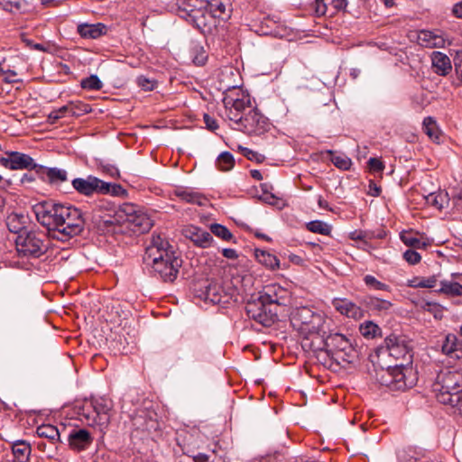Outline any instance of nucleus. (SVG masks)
Wrapping results in <instances>:
<instances>
[{
	"label": "nucleus",
	"mask_w": 462,
	"mask_h": 462,
	"mask_svg": "<svg viewBox=\"0 0 462 462\" xmlns=\"http://www.w3.org/2000/svg\"><path fill=\"white\" fill-rule=\"evenodd\" d=\"M226 117L234 130L249 136H262L268 133L273 125L254 104L247 92L232 87L223 98Z\"/></svg>",
	"instance_id": "nucleus-1"
},
{
	"label": "nucleus",
	"mask_w": 462,
	"mask_h": 462,
	"mask_svg": "<svg viewBox=\"0 0 462 462\" xmlns=\"http://www.w3.org/2000/svg\"><path fill=\"white\" fill-rule=\"evenodd\" d=\"M291 321L304 340L319 341L327 334V318L319 310L309 307L297 308L291 314Z\"/></svg>",
	"instance_id": "nucleus-2"
},
{
	"label": "nucleus",
	"mask_w": 462,
	"mask_h": 462,
	"mask_svg": "<svg viewBox=\"0 0 462 462\" xmlns=\"http://www.w3.org/2000/svg\"><path fill=\"white\" fill-rule=\"evenodd\" d=\"M310 347L313 350H325L326 353L335 360L337 364L353 363L357 355L351 342L342 334L334 333L327 334L322 337L316 346L314 342H310Z\"/></svg>",
	"instance_id": "nucleus-3"
},
{
	"label": "nucleus",
	"mask_w": 462,
	"mask_h": 462,
	"mask_svg": "<svg viewBox=\"0 0 462 462\" xmlns=\"http://www.w3.org/2000/svg\"><path fill=\"white\" fill-rule=\"evenodd\" d=\"M432 390L438 401L448 404L462 392V371L446 368L436 376Z\"/></svg>",
	"instance_id": "nucleus-4"
},
{
	"label": "nucleus",
	"mask_w": 462,
	"mask_h": 462,
	"mask_svg": "<svg viewBox=\"0 0 462 462\" xmlns=\"http://www.w3.org/2000/svg\"><path fill=\"white\" fill-rule=\"evenodd\" d=\"M16 249L21 256L38 258L48 249L47 237L41 230L23 231L15 239Z\"/></svg>",
	"instance_id": "nucleus-5"
},
{
	"label": "nucleus",
	"mask_w": 462,
	"mask_h": 462,
	"mask_svg": "<svg viewBox=\"0 0 462 462\" xmlns=\"http://www.w3.org/2000/svg\"><path fill=\"white\" fill-rule=\"evenodd\" d=\"M62 215L59 233H54L52 238L67 241L80 235L85 226V218L81 210L74 206L64 204Z\"/></svg>",
	"instance_id": "nucleus-6"
},
{
	"label": "nucleus",
	"mask_w": 462,
	"mask_h": 462,
	"mask_svg": "<svg viewBox=\"0 0 462 462\" xmlns=\"http://www.w3.org/2000/svg\"><path fill=\"white\" fill-rule=\"evenodd\" d=\"M63 206L64 204L52 201H42L32 208L37 221L46 227L51 237L54 233H59Z\"/></svg>",
	"instance_id": "nucleus-7"
},
{
	"label": "nucleus",
	"mask_w": 462,
	"mask_h": 462,
	"mask_svg": "<svg viewBox=\"0 0 462 462\" xmlns=\"http://www.w3.org/2000/svg\"><path fill=\"white\" fill-rule=\"evenodd\" d=\"M189 7H183L190 22L202 32H209L217 26V18L205 7V0H191Z\"/></svg>",
	"instance_id": "nucleus-8"
},
{
	"label": "nucleus",
	"mask_w": 462,
	"mask_h": 462,
	"mask_svg": "<svg viewBox=\"0 0 462 462\" xmlns=\"http://www.w3.org/2000/svg\"><path fill=\"white\" fill-rule=\"evenodd\" d=\"M249 319H254L263 327H271L278 319L277 310L273 308L258 296L257 299L249 300L245 306Z\"/></svg>",
	"instance_id": "nucleus-9"
},
{
	"label": "nucleus",
	"mask_w": 462,
	"mask_h": 462,
	"mask_svg": "<svg viewBox=\"0 0 462 462\" xmlns=\"http://www.w3.org/2000/svg\"><path fill=\"white\" fill-rule=\"evenodd\" d=\"M71 184L77 192L84 196H91L95 193L116 194V189H121L119 185H111L92 175L87 178H76Z\"/></svg>",
	"instance_id": "nucleus-10"
},
{
	"label": "nucleus",
	"mask_w": 462,
	"mask_h": 462,
	"mask_svg": "<svg viewBox=\"0 0 462 462\" xmlns=\"http://www.w3.org/2000/svg\"><path fill=\"white\" fill-rule=\"evenodd\" d=\"M385 351L398 363L399 366H406L411 364L412 349L406 338L395 335H390L384 340Z\"/></svg>",
	"instance_id": "nucleus-11"
},
{
	"label": "nucleus",
	"mask_w": 462,
	"mask_h": 462,
	"mask_svg": "<svg viewBox=\"0 0 462 462\" xmlns=\"http://www.w3.org/2000/svg\"><path fill=\"white\" fill-rule=\"evenodd\" d=\"M120 212L125 217V221L134 232H148L153 225L150 216L136 205L125 204Z\"/></svg>",
	"instance_id": "nucleus-12"
},
{
	"label": "nucleus",
	"mask_w": 462,
	"mask_h": 462,
	"mask_svg": "<svg viewBox=\"0 0 462 462\" xmlns=\"http://www.w3.org/2000/svg\"><path fill=\"white\" fill-rule=\"evenodd\" d=\"M134 430L152 434L160 429L158 414L149 407L137 409L131 418Z\"/></svg>",
	"instance_id": "nucleus-13"
},
{
	"label": "nucleus",
	"mask_w": 462,
	"mask_h": 462,
	"mask_svg": "<svg viewBox=\"0 0 462 462\" xmlns=\"http://www.w3.org/2000/svg\"><path fill=\"white\" fill-rule=\"evenodd\" d=\"M399 366L395 365L394 367L387 370L388 379L384 383L392 390L404 391L414 385V378L411 367Z\"/></svg>",
	"instance_id": "nucleus-14"
},
{
	"label": "nucleus",
	"mask_w": 462,
	"mask_h": 462,
	"mask_svg": "<svg viewBox=\"0 0 462 462\" xmlns=\"http://www.w3.org/2000/svg\"><path fill=\"white\" fill-rule=\"evenodd\" d=\"M89 407L93 409L95 414L83 413L88 424L99 426L101 430L106 429L110 422V403L105 399L94 400L90 402Z\"/></svg>",
	"instance_id": "nucleus-15"
},
{
	"label": "nucleus",
	"mask_w": 462,
	"mask_h": 462,
	"mask_svg": "<svg viewBox=\"0 0 462 462\" xmlns=\"http://www.w3.org/2000/svg\"><path fill=\"white\" fill-rule=\"evenodd\" d=\"M169 243L161 236H152L150 244L147 245L143 261L146 264L156 265L171 254L168 252Z\"/></svg>",
	"instance_id": "nucleus-16"
},
{
	"label": "nucleus",
	"mask_w": 462,
	"mask_h": 462,
	"mask_svg": "<svg viewBox=\"0 0 462 462\" xmlns=\"http://www.w3.org/2000/svg\"><path fill=\"white\" fill-rule=\"evenodd\" d=\"M263 302L277 310L279 306H286L290 302V291L278 284H269L260 292Z\"/></svg>",
	"instance_id": "nucleus-17"
},
{
	"label": "nucleus",
	"mask_w": 462,
	"mask_h": 462,
	"mask_svg": "<svg viewBox=\"0 0 462 462\" xmlns=\"http://www.w3.org/2000/svg\"><path fill=\"white\" fill-rule=\"evenodd\" d=\"M0 164L10 170H32L37 167L34 160L28 154L19 152H8L0 158Z\"/></svg>",
	"instance_id": "nucleus-18"
},
{
	"label": "nucleus",
	"mask_w": 462,
	"mask_h": 462,
	"mask_svg": "<svg viewBox=\"0 0 462 462\" xmlns=\"http://www.w3.org/2000/svg\"><path fill=\"white\" fill-rule=\"evenodd\" d=\"M180 265L181 260L170 254L152 268L164 282H172L176 279Z\"/></svg>",
	"instance_id": "nucleus-19"
},
{
	"label": "nucleus",
	"mask_w": 462,
	"mask_h": 462,
	"mask_svg": "<svg viewBox=\"0 0 462 462\" xmlns=\"http://www.w3.org/2000/svg\"><path fill=\"white\" fill-rule=\"evenodd\" d=\"M177 441L182 450L193 457L200 458V453L195 454V451L200 448V435L197 430L183 431L178 434Z\"/></svg>",
	"instance_id": "nucleus-20"
},
{
	"label": "nucleus",
	"mask_w": 462,
	"mask_h": 462,
	"mask_svg": "<svg viewBox=\"0 0 462 462\" xmlns=\"http://www.w3.org/2000/svg\"><path fill=\"white\" fill-rule=\"evenodd\" d=\"M93 440L91 433L85 429H73L68 437L69 447L77 452L88 449Z\"/></svg>",
	"instance_id": "nucleus-21"
},
{
	"label": "nucleus",
	"mask_w": 462,
	"mask_h": 462,
	"mask_svg": "<svg viewBox=\"0 0 462 462\" xmlns=\"http://www.w3.org/2000/svg\"><path fill=\"white\" fill-rule=\"evenodd\" d=\"M417 42L424 48H444L446 38L442 32L439 30H421L417 32Z\"/></svg>",
	"instance_id": "nucleus-22"
},
{
	"label": "nucleus",
	"mask_w": 462,
	"mask_h": 462,
	"mask_svg": "<svg viewBox=\"0 0 462 462\" xmlns=\"http://www.w3.org/2000/svg\"><path fill=\"white\" fill-rule=\"evenodd\" d=\"M332 306L337 310L340 314L353 319H360L364 318L365 311L364 310L356 304L355 302L347 300L336 298L332 300Z\"/></svg>",
	"instance_id": "nucleus-23"
},
{
	"label": "nucleus",
	"mask_w": 462,
	"mask_h": 462,
	"mask_svg": "<svg viewBox=\"0 0 462 462\" xmlns=\"http://www.w3.org/2000/svg\"><path fill=\"white\" fill-rule=\"evenodd\" d=\"M183 234L187 238L190 239L196 245L200 246L202 248L208 247L213 241V237L210 233L195 226H189L185 227L183 229Z\"/></svg>",
	"instance_id": "nucleus-24"
},
{
	"label": "nucleus",
	"mask_w": 462,
	"mask_h": 462,
	"mask_svg": "<svg viewBox=\"0 0 462 462\" xmlns=\"http://www.w3.org/2000/svg\"><path fill=\"white\" fill-rule=\"evenodd\" d=\"M442 353L446 356L460 359L462 357V340L454 334H448L441 346Z\"/></svg>",
	"instance_id": "nucleus-25"
},
{
	"label": "nucleus",
	"mask_w": 462,
	"mask_h": 462,
	"mask_svg": "<svg viewBox=\"0 0 462 462\" xmlns=\"http://www.w3.org/2000/svg\"><path fill=\"white\" fill-rule=\"evenodd\" d=\"M200 297H203L205 301L219 304L226 301L224 299L226 298L227 295L219 283L211 282L205 287V291H202Z\"/></svg>",
	"instance_id": "nucleus-26"
},
{
	"label": "nucleus",
	"mask_w": 462,
	"mask_h": 462,
	"mask_svg": "<svg viewBox=\"0 0 462 462\" xmlns=\"http://www.w3.org/2000/svg\"><path fill=\"white\" fill-rule=\"evenodd\" d=\"M431 65L433 71L439 76H447L452 69L449 57L440 51L432 52Z\"/></svg>",
	"instance_id": "nucleus-27"
},
{
	"label": "nucleus",
	"mask_w": 462,
	"mask_h": 462,
	"mask_svg": "<svg viewBox=\"0 0 462 462\" xmlns=\"http://www.w3.org/2000/svg\"><path fill=\"white\" fill-rule=\"evenodd\" d=\"M205 7L217 19L226 20L230 16V5L227 0H205Z\"/></svg>",
	"instance_id": "nucleus-28"
},
{
	"label": "nucleus",
	"mask_w": 462,
	"mask_h": 462,
	"mask_svg": "<svg viewBox=\"0 0 462 462\" xmlns=\"http://www.w3.org/2000/svg\"><path fill=\"white\" fill-rule=\"evenodd\" d=\"M78 33L85 39H97L106 33V26L101 23L88 24L81 23L78 25Z\"/></svg>",
	"instance_id": "nucleus-29"
},
{
	"label": "nucleus",
	"mask_w": 462,
	"mask_h": 462,
	"mask_svg": "<svg viewBox=\"0 0 462 462\" xmlns=\"http://www.w3.org/2000/svg\"><path fill=\"white\" fill-rule=\"evenodd\" d=\"M173 194L182 201L190 204L204 206L208 202V199L203 195L186 188H176L173 191Z\"/></svg>",
	"instance_id": "nucleus-30"
},
{
	"label": "nucleus",
	"mask_w": 462,
	"mask_h": 462,
	"mask_svg": "<svg viewBox=\"0 0 462 462\" xmlns=\"http://www.w3.org/2000/svg\"><path fill=\"white\" fill-rule=\"evenodd\" d=\"M5 222L10 232L21 234L27 224V217L23 213L13 212L7 216Z\"/></svg>",
	"instance_id": "nucleus-31"
},
{
	"label": "nucleus",
	"mask_w": 462,
	"mask_h": 462,
	"mask_svg": "<svg viewBox=\"0 0 462 462\" xmlns=\"http://www.w3.org/2000/svg\"><path fill=\"white\" fill-rule=\"evenodd\" d=\"M14 459L18 462H27L31 455V445L25 440H16L12 444Z\"/></svg>",
	"instance_id": "nucleus-32"
},
{
	"label": "nucleus",
	"mask_w": 462,
	"mask_h": 462,
	"mask_svg": "<svg viewBox=\"0 0 462 462\" xmlns=\"http://www.w3.org/2000/svg\"><path fill=\"white\" fill-rule=\"evenodd\" d=\"M364 304L372 311L377 313H385L393 306L392 302L386 300L373 296H367L364 299Z\"/></svg>",
	"instance_id": "nucleus-33"
},
{
	"label": "nucleus",
	"mask_w": 462,
	"mask_h": 462,
	"mask_svg": "<svg viewBox=\"0 0 462 462\" xmlns=\"http://www.w3.org/2000/svg\"><path fill=\"white\" fill-rule=\"evenodd\" d=\"M36 433L40 438L47 439L53 444L60 441V430L51 424H42L37 427Z\"/></svg>",
	"instance_id": "nucleus-34"
},
{
	"label": "nucleus",
	"mask_w": 462,
	"mask_h": 462,
	"mask_svg": "<svg viewBox=\"0 0 462 462\" xmlns=\"http://www.w3.org/2000/svg\"><path fill=\"white\" fill-rule=\"evenodd\" d=\"M424 133L433 141L439 143L440 137V130L436 120L431 116L424 118L422 123Z\"/></svg>",
	"instance_id": "nucleus-35"
},
{
	"label": "nucleus",
	"mask_w": 462,
	"mask_h": 462,
	"mask_svg": "<svg viewBox=\"0 0 462 462\" xmlns=\"http://www.w3.org/2000/svg\"><path fill=\"white\" fill-rule=\"evenodd\" d=\"M331 162L338 169L347 171L352 166L351 159L345 153H340L333 151H328Z\"/></svg>",
	"instance_id": "nucleus-36"
},
{
	"label": "nucleus",
	"mask_w": 462,
	"mask_h": 462,
	"mask_svg": "<svg viewBox=\"0 0 462 462\" xmlns=\"http://www.w3.org/2000/svg\"><path fill=\"white\" fill-rule=\"evenodd\" d=\"M400 237L405 245L412 248L425 249L429 245L427 242L421 241L420 239L413 236L411 231L402 232Z\"/></svg>",
	"instance_id": "nucleus-37"
},
{
	"label": "nucleus",
	"mask_w": 462,
	"mask_h": 462,
	"mask_svg": "<svg viewBox=\"0 0 462 462\" xmlns=\"http://www.w3.org/2000/svg\"><path fill=\"white\" fill-rule=\"evenodd\" d=\"M425 200L428 205L441 209L445 203L448 202V194L447 192H431L425 197Z\"/></svg>",
	"instance_id": "nucleus-38"
},
{
	"label": "nucleus",
	"mask_w": 462,
	"mask_h": 462,
	"mask_svg": "<svg viewBox=\"0 0 462 462\" xmlns=\"http://www.w3.org/2000/svg\"><path fill=\"white\" fill-rule=\"evenodd\" d=\"M69 116L79 117L86 115L91 111L90 106L82 101H70L69 102Z\"/></svg>",
	"instance_id": "nucleus-39"
},
{
	"label": "nucleus",
	"mask_w": 462,
	"mask_h": 462,
	"mask_svg": "<svg viewBox=\"0 0 462 462\" xmlns=\"http://www.w3.org/2000/svg\"><path fill=\"white\" fill-rule=\"evenodd\" d=\"M256 257L258 258L259 262L264 264L266 267L272 270L280 269V261L274 254L261 251L259 254H256Z\"/></svg>",
	"instance_id": "nucleus-40"
},
{
	"label": "nucleus",
	"mask_w": 462,
	"mask_h": 462,
	"mask_svg": "<svg viewBox=\"0 0 462 462\" xmlns=\"http://www.w3.org/2000/svg\"><path fill=\"white\" fill-rule=\"evenodd\" d=\"M418 306L421 310L432 314L436 319L443 317V308L439 303L422 300Z\"/></svg>",
	"instance_id": "nucleus-41"
},
{
	"label": "nucleus",
	"mask_w": 462,
	"mask_h": 462,
	"mask_svg": "<svg viewBox=\"0 0 462 462\" xmlns=\"http://www.w3.org/2000/svg\"><path fill=\"white\" fill-rule=\"evenodd\" d=\"M439 291L450 296H462V285L456 282L442 281Z\"/></svg>",
	"instance_id": "nucleus-42"
},
{
	"label": "nucleus",
	"mask_w": 462,
	"mask_h": 462,
	"mask_svg": "<svg viewBox=\"0 0 462 462\" xmlns=\"http://www.w3.org/2000/svg\"><path fill=\"white\" fill-rule=\"evenodd\" d=\"M46 176L52 184H59L67 180V171L59 168H47Z\"/></svg>",
	"instance_id": "nucleus-43"
},
{
	"label": "nucleus",
	"mask_w": 462,
	"mask_h": 462,
	"mask_svg": "<svg viewBox=\"0 0 462 462\" xmlns=\"http://www.w3.org/2000/svg\"><path fill=\"white\" fill-rule=\"evenodd\" d=\"M235 165V159L228 152H224L217 159V166L223 171L231 170Z\"/></svg>",
	"instance_id": "nucleus-44"
},
{
	"label": "nucleus",
	"mask_w": 462,
	"mask_h": 462,
	"mask_svg": "<svg viewBox=\"0 0 462 462\" xmlns=\"http://www.w3.org/2000/svg\"><path fill=\"white\" fill-rule=\"evenodd\" d=\"M309 231L320 235H329L331 232V226L326 222L320 220L310 221L307 224Z\"/></svg>",
	"instance_id": "nucleus-45"
},
{
	"label": "nucleus",
	"mask_w": 462,
	"mask_h": 462,
	"mask_svg": "<svg viewBox=\"0 0 462 462\" xmlns=\"http://www.w3.org/2000/svg\"><path fill=\"white\" fill-rule=\"evenodd\" d=\"M361 334L367 338H374L380 334L381 328L372 321H366L360 326Z\"/></svg>",
	"instance_id": "nucleus-46"
},
{
	"label": "nucleus",
	"mask_w": 462,
	"mask_h": 462,
	"mask_svg": "<svg viewBox=\"0 0 462 462\" xmlns=\"http://www.w3.org/2000/svg\"><path fill=\"white\" fill-rule=\"evenodd\" d=\"M82 88L88 90H99L102 88L103 84L97 75H91L83 79L80 83Z\"/></svg>",
	"instance_id": "nucleus-47"
},
{
	"label": "nucleus",
	"mask_w": 462,
	"mask_h": 462,
	"mask_svg": "<svg viewBox=\"0 0 462 462\" xmlns=\"http://www.w3.org/2000/svg\"><path fill=\"white\" fill-rule=\"evenodd\" d=\"M210 231L224 241H230L233 238L232 233L225 226L220 224H212L210 226Z\"/></svg>",
	"instance_id": "nucleus-48"
},
{
	"label": "nucleus",
	"mask_w": 462,
	"mask_h": 462,
	"mask_svg": "<svg viewBox=\"0 0 462 462\" xmlns=\"http://www.w3.org/2000/svg\"><path fill=\"white\" fill-rule=\"evenodd\" d=\"M437 280L435 277L415 278L409 282V286L413 288H434Z\"/></svg>",
	"instance_id": "nucleus-49"
},
{
	"label": "nucleus",
	"mask_w": 462,
	"mask_h": 462,
	"mask_svg": "<svg viewBox=\"0 0 462 462\" xmlns=\"http://www.w3.org/2000/svg\"><path fill=\"white\" fill-rule=\"evenodd\" d=\"M365 284L370 289L377 291H389V286L380 281H378L373 275L367 274L364 277Z\"/></svg>",
	"instance_id": "nucleus-50"
},
{
	"label": "nucleus",
	"mask_w": 462,
	"mask_h": 462,
	"mask_svg": "<svg viewBox=\"0 0 462 462\" xmlns=\"http://www.w3.org/2000/svg\"><path fill=\"white\" fill-rule=\"evenodd\" d=\"M403 259L408 263L414 265L420 262L421 256L418 252L409 249L403 253Z\"/></svg>",
	"instance_id": "nucleus-51"
},
{
	"label": "nucleus",
	"mask_w": 462,
	"mask_h": 462,
	"mask_svg": "<svg viewBox=\"0 0 462 462\" xmlns=\"http://www.w3.org/2000/svg\"><path fill=\"white\" fill-rule=\"evenodd\" d=\"M136 82L138 86L145 91L152 90L156 86V81L150 79L144 76L138 77Z\"/></svg>",
	"instance_id": "nucleus-52"
},
{
	"label": "nucleus",
	"mask_w": 462,
	"mask_h": 462,
	"mask_svg": "<svg viewBox=\"0 0 462 462\" xmlns=\"http://www.w3.org/2000/svg\"><path fill=\"white\" fill-rule=\"evenodd\" d=\"M448 404L454 409V412H457L462 416V392L458 395H455L453 401Z\"/></svg>",
	"instance_id": "nucleus-53"
},
{
	"label": "nucleus",
	"mask_w": 462,
	"mask_h": 462,
	"mask_svg": "<svg viewBox=\"0 0 462 462\" xmlns=\"http://www.w3.org/2000/svg\"><path fill=\"white\" fill-rule=\"evenodd\" d=\"M368 166L372 171L380 172L384 169L383 162L377 158H370L368 160Z\"/></svg>",
	"instance_id": "nucleus-54"
},
{
	"label": "nucleus",
	"mask_w": 462,
	"mask_h": 462,
	"mask_svg": "<svg viewBox=\"0 0 462 462\" xmlns=\"http://www.w3.org/2000/svg\"><path fill=\"white\" fill-rule=\"evenodd\" d=\"M331 8L334 10V12L331 14H334L335 13H337L339 11H345L347 6V1L346 0H332L330 3Z\"/></svg>",
	"instance_id": "nucleus-55"
},
{
	"label": "nucleus",
	"mask_w": 462,
	"mask_h": 462,
	"mask_svg": "<svg viewBox=\"0 0 462 462\" xmlns=\"http://www.w3.org/2000/svg\"><path fill=\"white\" fill-rule=\"evenodd\" d=\"M328 12V5L325 0H315V13L318 16L325 15Z\"/></svg>",
	"instance_id": "nucleus-56"
},
{
	"label": "nucleus",
	"mask_w": 462,
	"mask_h": 462,
	"mask_svg": "<svg viewBox=\"0 0 462 462\" xmlns=\"http://www.w3.org/2000/svg\"><path fill=\"white\" fill-rule=\"evenodd\" d=\"M204 123L208 130L214 131L218 128L217 122L208 114H204Z\"/></svg>",
	"instance_id": "nucleus-57"
},
{
	"label": "nucleus",
	"mask_w": 462,
	"mask_h": 462,
	"mask_svg": "<svg viewBox=\"0 0 462 462\" xmlns=\"http://www.w3.org/2000/svg\"><path fill=\"white\" fill-rule=\"evenodd\" d=\"M455 70L457 75V78L462 82V52L458 53L455 60Z\"/></svg>",
	"instance_id": "nucleus-58"
},
{
	"label": "nucleus",
	"mask_w": 462,
	"mask_h": 462,
	"mask_svg": "<svg viewBox=\"0 0 462 462\" xmlns=\"http://www.w3.org/2000/svg\"><path fill=\"white\" fill-rule=\"evenodd\" d=\"M370 237L371 236H369V234L365 232V231H355V232H352L350 234V238L352 240L365 241V240H366L367 238H370Z\"/></svg>",
	"instance_id": "nucleus-59"
},
{
	"label": "nucleus",
	"mask_w": 462,
	"mask_h": 462,
	"mask_svg": "<svg viewBox=\"0 0 462 462\" xmlns=\"http://www.w3.org/2000/svg\"><path fill=\"white\" fill-rule=\"evenodd\" d=\"M222 254L227 259H236L238 257L236 251L232 248L223 249Z\"/></svg>",
	"instance_id": "nucleus-60"
},
{
	"label": "nucleus",
	"mask_w": 462,
	"mask_h": 462,
	"mask_svg": "<svg viewBox=\"0 0 462 462\" xmlns=\"http://www.w3.org/2000/svg\"><path fill=\"white\" fill-rule=\"evenodd\" d=\"M288 259L291 263L297 264V265H303L304 264V259L297 254H290L288 255Z\"/></svg>",
	"instance_id": "nucleus-61"
},
{
	"label": "nucleus",
	"mask_w": 462,
	"mask_h": 462,
	"mask_svg": "<svg viewBox=\"0 0 462 462\" xmlns=\"http://www.w3.org/2000/svg\"><path fill=\"white\" fill-rule=\"evenodd\" d=\"M452 12L456 17L462 19V1L453 6Z\"/></svg>",
	"instance_id": "nucleus-62"
},
{
	"label": "nucleus",
	"mask_w": 462,
	"mask_h": 462,
	"mask_svg": "<svg viewBox=\"0 0 462 462\" xmlns=\"http://www.w3.org/2000/svg\"><path fill=\"white\" fill-rule=\"evenodd\" d=\"M69 105L68 103L67 105L57 109L56 111L59 114V116H60V118H62L65 116V115H69Z\"/></svg>",
	"instance_id": "nucleus-63"
},
{
	"label": "nucleus",
	"mask_w": 462,
	"mask_h": 462,
	"mask_svg": "<svg viewBox=\"0 0 462 462\" xmlns=\"http://www.w3.org/2000/svg\"><path fill=\"white\" fill-rule=\"evenodd\" d=\"M60 118V116H59V114L57 113L56 110L52 111L50 113L49 115V117H48V120L51 124H54L56 123L57 120H59Z\"/></svg>",
	"instance_id": "nucleus-64"
}]
</instances>
